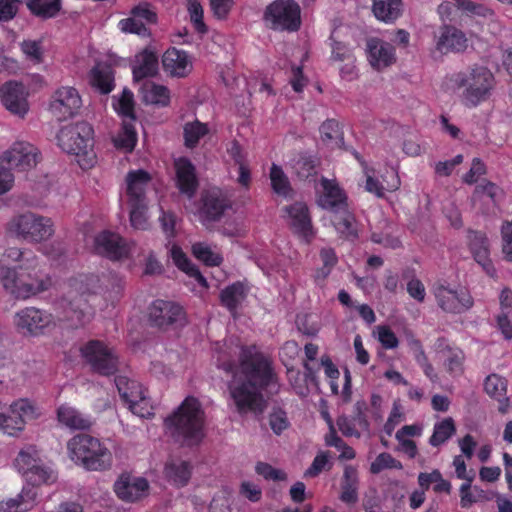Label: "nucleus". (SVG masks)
Wrapping results in <instances>:
<instances>
[{
    "mask_svg": "<svg viewBox=\"0 0 512 512\" xmlns=\"http://www.w3.org/2000/svg\"><path fill=\"white\" fill-rule=\"evenodd\" d=\"M215 365L232 378L227 383L229 406L241 417L261 420L268 408L266 394L279 391L278 375L272 361L255 345L241 346L238 360L226 351L220 352Z\"/></svg>",
    "mask_w": 512,
    "mask_h": 512,
    "instance_id": "f257e3e1",
    "label": "nucleus"
},
{
    "mask_svg": "<svg viewBox=\"0 0 512 512\" xmlns=\"http://www.w3.org/2000/svg\"><path fill=\"white\" fill-rule=\"evenodd\" d=\"M0 282L17 299H28L49 290L52 278L45 264L29 248L9 247L0 258Z\"/></svg>",
    "mask_w": 512,
    "mask_h": 512,
    "instance_id": "f03ea898",
    "label": "nucleus"
},
{
    "mask_svg": "<svg viewBox=\"0 0 512 512\" xmlns=\"http://www.w3.org/2000/svg\"><path fill=\"white\" fill-rule=\"evenodd\" d=\"M497 85L494 73L483 64H474L467 70L452 74L442 84L446 92L459 94L460 103L468 109H474L488 101Z\"/></svg>",
    "mask_w": 512,
    "mask_h": 512,
    "instance_id": "7ed1b4c3",
    "label": "nucleus"
},
{
    "mask_svg": "<svg viewBox=\"0 0 512 512\" xmlns=\"http://www.w3.org/2000/svg\"><path fill=\"white\" fill-rule=\"evenodd\" d=\"M168 435L182 447L199 446L205 437V413L199 401L187 397L174 413L164 420Z\"/></svg>",
    "mask_w": 512,
    "mask_h": 512,
    "instance_id": "20e7f679",
    "label": "nucleus"
},
{
    "mask_svg": "<svg viewBox=\"0 0 512 512\" xmlns=\"http://www.w3.org/2000/svg\"><path fill=\"white\" fill-rule=\"evenodd\" d=\"M317 203L333 212L332 224L338 233L346 238L356 236L353 215L347 210V196L335 179L322 177L317 188Z\"/></svg>",
    "mask_w": 512,
    "mask_h": 512,
    "instance_id": "39448f33",
    "label": "nucleus"
},
{
    "mask_svg": "<svg viewBox=\"0 0 512 512\" xmlns=\"http://www.w3.org/2000/svg\"><path fill=\"white\" fill-rule=\"evenodd\" d=\"M57 140L63 151L76 157L82 169L87 170L95 165L93 128L89 123L78 122L63 127L57 135Z\"/></svg>",
    "mask_w": 512,
    "mask_h": 512,
    "instance_id": "423d86ee",
    "label": "nucleus"
},
{
    "mask_svg": "<svg viewBox=\"0 0 512 512\" xmlns=\"http://www.w3.org/2000/svg\"><path fill=\"white\" fill-rule=\"evenodd\" d=\"M70 457L89 471H105L112 466V453L96 437L81 433L67 443Z\"/></svg>",
    "mask_w": 512,
    "mask_h": 512,
    "instance_id": "0eeeda50",
    "label": "nucleus"
},
{
    "mask_svg": "<svg viewBox=\"0 0 512 512\" xmlns=\"http://www.w3.org/2000/svg\"><path fill=\"white\" fill-rule=\"evenodd\" d=\"M79 352L83 364L93 374L110 377L119 371L120 361L116 350L101 340L87 341L80 347Z\"/></svg>",
    "mask_w": 512,
    "mask_h": 512,
    "instance_id": "6e6552de",
    "label": "nucleus"
},
{
    "mask_svg": "<svg viewBox=\"0 0 512 512\" xmlns=\"http://www.w3.org/2000/svg\"><path fill=\"white\" fill-rule=\"evenodd\" d=\"M7 229L15 236L33 243L46 241L55 232L51 218L33 212L15 215L9 221Z\"/></svg>",
    "mask_w": 512,
    "mask_h": 512,
    "instance_id": "1a4fd4ad",
    "label": "nucleus"
},
{
    "mask_svg": "<svg viewBox=\"0 0 512 512\" xmlns=\"http://www.w3.org/2000/svg\"><path fill=\"white\" fill-rule=\"evenodd\" d=\"M432 293L440 309L447 313L461 314L473 306V298L468 289L460 284L438 281Z\"/></svg>",
    "mask_w": 512,
    "mask_h": 512,
    "instance_id": "9d476101",
    "label": "nucleus"
},
{
    "mask_svg": "<svg viewBox=\"0 0 512 512\" xmlns=\"http://www.w3.org/2000/svg\"><path fill=\"white\" fill-rule=\"evenodd\" d=\"M15 466L33 486L51 484L56 481L54 471L43 463L34 446H28L19 452L15 459Z\"/></svg>",
    "mask_w": 512,
    "mask_h": 512,
    "instance_id": "9b49d317",
    "label": "nucleus"
},
{
    "mask_svg": "<svg viewBox=\"0 0 512 512\" xmlns=\"http://www.w3.org/2000/svg\"><path fill=\"white\" fill-rule=\"evenodd\" d=\"M264 20L274 30L294 32L301 25V10L293 0H275L267 6Z\"/></svg>",
    "mask_w": 512,
    "mask_h": 512,
    "instance_id": "f8f14e48",
    "label": "nucleus"
},
{
    "mask_svg": "<svg viewBox=\"0 0 512 512\" xmlns=\"http://www.w3.org/2000/svg\"><path fill=\"white\" fill-rule=\"evenodd\" d=\"M82 104V98L76 88L62 86L54 91L49 110L57 119L67 120L79 113Z\"/></svg>",
    "mask_w": 512,
    "mask_h": 512,
    "instance_id": "ddd939ff",
    "label": "nucleus"
},
{
    "mask_svg": "<svg viewBox=\"0 0 512 512\" xmlns=\"http://www.w3.org/2000/svg\"><path fill=\"white\" fill-rule=\"evenodd\" d=\"M40 159L39 150L30 142L15 141L2 153V162L19 171H29L36 167Z\"/></svg>",
    "mask_w": 512,
    "mask_h": 512,
    "instance_id": "4468645a",
    "label": "nucleus"
},
{
    "mask_svg": "<svg viewBox=\"0 0 512 512\" xmlns=\"http://www.w3.org/2000/svg\"><path fill=\"white\" fill-rule=\"evenodd\" d=\"M95 251L111 260H123L131 256L135 243L126 241L120 235L102 231L94 240Z\"/></svg>",
    "mask_w": 512,
    "mask_h": 512,
    "instance_id": "2eb2a0df",
    "label": "nucleus"
},
{
    "mask_svg": "<svg viewBox=\"0 0 512 512\" xmlns=\"http://www.w3.org/2000/svg\"><path fill=\"white\" fill-rule=\"evenodd\" d=\"M0 98L4 107L20 118H23L29 111L28 91L19 82L9 81L2 85Z\"/></svg>",
    "mask_w": 512,
    "mask_h": 512,
    "instance_id": "dca6fc26",
    "label": "nucleus"
},
{
    "mask_svg": "<svg viewBox=\"0 0 512 512\" xmlns=\"http://www.w3.org/2000/svg\"><path fill=\"white\" fill-rule=\"evenodd\" d=\"M284 211V218L291 229L306 242H310L315 236V232L312 227L311 217L306 204L296 202L285 207Z\"/></svg>",
    "mask_w": 512,
    "mask_h": 512,
    "instance_id": "f3484780",
    "label": "nucleus"
},
{
    "mask_svg": "<svg viewBox=\"0 0 512 512\" xmlns=\"http://www.w3.org/2000/svg\"><path fill=\"white\" fill-rule=\"evenodd\" d=\"M366 54L369 64L377 71L393 65L397 59L395 47L377 37L367 40Z\"/></svg>",
    "mask_w": 512,
    "mask_h": 512,
    "instance_id": "a211bd4d",
    "label": "nucleus"
},
{
    "mask_svg": "<svg viewBox=\"0 0 512 512\" xmlns=\"http://www.w3.org/2000/svg\"><path fill=\"white\" fill-rule=\"evenodd\" d=\"M363 172L366 176L365 189L369 193L382 198L386 192H394L399 189L401 181L398 175L396 167H389L387 169V179L385 183H381L379 180L378 172L376 169L368 167L362 164Z\"/></svg>",
    "mask_w": 512,
    "mask_h": 512,
    "instance_id": "6ab92c4d",
    "label": "nucleus"
},
{
    "mask_svg": "<svg viewBox=\"0 0 512 512\" xmlns=\"http://www.w3.org/2000/svg\"><path fill=\"white\" fill-rule=\"evenodd\" d=\"M151 175L143 170H131L125 177V197L128 205L146 201V192L151 184Z\"/></svg>",
    "mask_w": 512,
    "mask_h": 512,
    "instance_id": "aec40b11",
    "label": "nucleus"
},
{
    "mask_svg": "<svg viewBox=\"0 0 512 512\" xmlns=\"http://www.w3.org/2000/svg\"><path fill=\"white\" fill-rule=\"evenodd\" d=\"M148 481L143 477H132L129 474H121L114 483V492L122 501L135 502L142 498L148 491Z\"/></svg>",
    "mask_w": 512,
    "mask_h": 512,
    "instance_id": "412c9836",
    "label": "nucleus"
},
{
    "mask_svg": "<svg viewBox=\"0 0 512 512\" xmlns=\"http://www.w3.org/2000/svg\"><path fill=\"white\" fill-rule=\"evenodd\" d=\"M10 417L13 425H7L8 435L15 436L24 429L27 421L36 419L38 413L30 400L21 398L10 405Z\"/></svg>",
    "mask_w": 512,
    "mask_h": 512,
    "instance_id": "4be33fe9",
    "label": "nucleus"
},
{
    "mask_svg": "<svg viewBox=\"0 0 512 512\" xmlns=\"http://www.w3.org/2000/svg\"><path fill=\"white\" fill-rule=\"evenodd\" d=\"M164 71L177 78L186 77L192 71V59L183 50L177 48L168 49L162 57Z\"/></svg>",
    "mask_w": 512,
    "mask_h": 512,
    "instance_id": "5701e85b",
    "label": "nucleus"
},
{
    "mask_svg": "<svg viewBox=\"0 0 512 512\" xmlns=\"http://www.w3.org/2000/svg\"><path fill=\"white\" fill-rule=\"evenodd\" d=\"M468 46L465 33L456 27L445 25L440 28L436 40V49L441 53L461 52Z\"/></svg>",
    "mask_w": 512,
    "mask_h": 512,
    "instance_id": "b1692460",
    "label": "nucleus"
},
{
    "mask_svg": "<svg viewBox=\"0 0 512 512\" xmlns=\"http://www.w3.org/2000/svg\"><path fill=\"white\" fill-rule=\"evenodd\" d=\"M114 381L121 399L128 408L139 411L138 407L141 404H146L142 385L138 381L122 375L116 376Z\"/></svg>",
    "mask_w": 512,
    "mask_h": 512,
    "instance_id": "393cba45",
    "label": "nucleus"
},
{
    "mask_svg": "<svg viewBox=\"0 0 512 512\" xmlns=\"http://www.w3.org/2000/svg\"><path fill=\"white\" fill-rule=\"evenodd\" d=\"M139 93L142 101L147 105L164 108L170 105L171 91L170 89L152 80L142 82Z\"/></svg>",
    "mask_w": 512,
    "mask_h": 512,
    "instance_id": "a878e982",
    "label": "nucleus"
},
{
    "mask_svg": "<svg viewBox=\"0 0 512 512\" xmlns=\"http://www.w3.org/2000/svg\"><path fill=\"white\" fill-rule=\"evenodd\" d=\"M56 414L58 422L70 430H90L94 424L90 415L84 414L68 404L60 405Z\"/></svg>",
    "mask_w": 512,
    "mask_h": 512,
    "instance_id": "bb28decb",
    "label": "nucleus"
},
{
    "mask_svg": "<svg viewBox=\"0 0 512 512\" xmlns=\"http://www.w3.org/2000/svg\"><path fill=\"white\" fill-rule=\"evenodd\" d=\"M230 208V201L219 190H213L204 197L201 216L203 221H216Z\"/></svg>",
    "mask_w": 512,
    "mask_h": 512,
    "instance_id": "cd10ccee",
    "label": "nucleus"
},
{
    "mask_svg": "<svg viewBox=\"0 0 512 512\" xmlns=\"http://www.w3.org/2000/svg\"><path fill=\"white\" fill-rule=\"evenodd\" d=\"M174 166L179 190L188 197H192L197 187L194 166L187 158L176 159Z\"/></svg>",
    "mask_w": 512,
    "mask_h": 512,
    "instance_id": "c85d7f7f",
    "label": "nucleus"
},
{
    "mask_svg": "<svg viewBox=\"0 0 512 512\" xmlns=\"http://www.w3.org/2000/svg\"><path fill=\"white\" fill-rule=\"evenodd\" d=\"M470 249L474 259L479 263L487 274L493 276L495 268L489 258V244L487 237L480 232H471L469 234Z\"/></svg>",
    "mask_w": 512,
    "mask_h": 512,
    "instance_id": "c756f323",
    "label": "nucleus"
},
{
    "mask_svg": "<svg viewBox=\"0 0 512 512\" xmlns=\"http://www.w3.org/2000/svg\"><path fill=\"white\" fill-rule=\"evenodd\" d=\"M149 320H181L185 317L183 307L174 301L155 300L148 309Z\"/></svg>",
    "mask_w": 512,
    "mask_h": 512,
    "instance_id": "7c9ffc66",
    "label": "nucleus"
},
{
    "mask_svg": "<svg viewBox=\"0 0 512 512\" xmlns=\"http://www.w3.org/2000/svg\"><path fill=\"white\" fill-rule=\"evenodd\" d=\"M404 11L402 0H373L372 12L375 18L385 24H392Z\"/></svg>",
    "mask_w": 512,
    "mask_h": 512,
    "instance_id": "2f4dec72",
    "label": "nucleus"
},
{
    "mask_svg": "<svg viewBox=\"0 0 512 512\" xmlns=\"http://www.w3.org/2000/svg\"><path fill=\"white\" fill-rule=\"evenodd\" d=\"M158 58L150 50H144L135 56L132 66L133 79L136 82L151 77L157 73Z\"/></svg>",
    "mask_w": 512,
    "mask_h": 512,
    "instance_id": "473e14b6",
    "label": "nucleus"
},
{
    "mask_svg": "<svg viewBox=\"0 0 512 512\" xmlns=\"http://www.w3.org/2000/svg\"><path fill=\"white\" fill-rule=\"evenodd\" d=\"M169 254L173 263L188 276L194 278L199 285L207 288L208 284L205 277L200 273L199 269L189 260L183 250L176 244L169 242Z\"/></svg>",
    "mask_w": 512,
    "mask_h": 512,
    "instance_id": "72a5a7b5",
    "label": "nucleus"
},
{
    "mask_svg": "<svg viewBox=\"0 0 512 512\" xmlns=\"http://www.w3.org/2000/svg\"><path fill=\"white\" fill-rule=\"evenodd\" d=\"M484 389L490 397L499 402V412L506 413L509 406V399L506 397L507 380L496 374H491L484 382Z\"/></svg>",
    "mask_w": 512,
    "mask_h": 512,
    "instance_id": "f704fd0d",
    "label": "nucleus"
},
{
    "mask_svg": "<svg viewBox=\"0 0 512 512\" xmlns=\"http://www.w3.org/2000/svg\"><path fill=\"white\" fill-rule=\"evenodd\" d=\"M90 83L102 94L110 93L114 88V73L111 65L97 63L90 72Z\"/></svg>",
    "mask_w": 512,
    "mask_h": 512,
    "instance_id": "c9c22d12",
    "label": "nucleus"
},
{
    "mask_svg": "<svg viewBox=\"0 0 512 512\" xmlns=\"http://www.w3.org/2000/svg\"><path fill=\"white\" fill-rule=\"evenodd\" d=\"M164 470L168 481L178 488L186 486L192 475V466L188 461L173 460L166 463Z\"/></svg>",
    "mask_w": 512,
    "mask_h": 512,
    "instance_id": "e433bc0d",
    "label": "nucleus"
},
{
    "mask_svg": "<svg viewBox=\"0 0 512 512\" xmlns=\"http://www.w3.org/2000/svg\"><path fill=\"white\" fill-rule=\"evenodd\" d=\"M445 340L439 339L438 348L444 358V365L447 372L452 376H457L463 373V362L465 359L464 352L459 348H453L449 345H444Z\"/></svg>",
    "mask_w": 512,
    "mask_h": 512,
    "instance_id": "4c0bfd02",
    "label": "nucleus"
},
{
    "mask_svg": "<svg viewBox=\"0 0 512 512\" xmlns=\"http://www.w3.org/2000/svg\"><path fill=\"white\" fill-rule=\"evenodd\" d=\"M456 6L459 10L470 16H479L483 18H490L493 16L491 9L486 6L475 3L471 0H446L444 3L439 5L438 11L441 15L448 14V6Z\"/></svg>",
    "mask_w": 512,
    "mask_h": 512,
    "instance_id": "58836bf2",
    "label": "nucleus"
},
{
    "mask_svg": "<svg viewBox=\"0 0 512 512\" xmlns=\"http://www.w3.org/2000/svg\"><path fill=\"white\" fill-rule=\"evenodd\" d=\"M248 291L249 288L245 283L235 282L222 290L221 302L233 312L245 301Z\"/></svg>",
    "mask_w": 512,
    "mask_h": 512,
    "instance_id": "ea45409f",
    "label": "nucleus"
},
{
    "mask_svg": "<svg viewBox=\"0 0 512 512\" xmlns=\"http://www.w3.org/2000/svg\"><path fill=\"white\" fill-rule=\"evenodd\" d=\"M113 143L117 149L124 152H131L137 143V132L134 122L123 120L122 127L113 138Z\"/></svg>",
    "mask_w": 512,
    "mask_h": 512,
    "instance_id": "a19ab883",
    "label": "nucleus"
},
{
    "mask_svg": "<svg viewBox=\"0 0 512 512\" xmlns=\"http://www.w3.org/2000/svg\"><path fill=\"white\" fill-rule=\"evenodd\" d=\"M113 108L127 122H135L133 93L124 89L119 96H113Z\"/></svg>",
    "mask_w": 512,
    "mask_h": 512,
    "instance_id": "79ce46f5",
    "label": "nucleus"
},
{
    "mask_svg": "<svg viewBox=\"0 0 512 512\" xmlns=\"http://www.w3.org/2000/svg\"><path fill=\"white\" fill-rule=\"evenodd\" d=\"M27 7L37 17L48 19L55 17L61 10V0H28Z\"/></svg>",
    "mask_w": 512,
    "mask_h": 512,
    "instance_id": "37998d69",
    "label": "nucleus"
},
{
    "mask_svg": "<svg viewBox=\"0 0 512 512\" xmlns=\"http://www.w3.org/2000/svg\"><path fill=\"white\" fill-rule=\"evenodd\" d=\"M456 432L454 420L451 417L435 423L429 444L438 447L448 441Z\"/></svg>",
    "mask_w": 512,
    "mask_h": 512,
    "instance_id": "c03bdc74",
    "label": "nucleus"
},
{
    "mask_svg": "<svg viewBox=\"0 0 512 512\" xmlns=\"http://www.w3.org/2000/svg\"><path fill=\"white\" fill-rule=\"evenodd\" d=\"M192 253L195 258L207 266H219L223 261L220 252L205 242L193 244Z\"/></svg>",
    "mask_w": 512,
    "mask_h": 512,
    "instance_id": "a18cd8bd",
    "label": "nucleus"
},
{
    "mask_svg": "<svg viewBox=\"0 0 512 512\" xmlns=\"http://www.w3.org/2000/svg\"><path fill=\"white\" fill-rule=\"evenodd\" d=\"M209 133V129L205 123L199 120L188 122L183 127L185 146L189 148L195 147L200 139Z\"/></svg>",
    "mask_w": 512,
    "mask_h": 512,
    "instance_id": "49530a36",
    "label": "nucleus"
},
{
    "mask_svg": "<svg viewBox=\"0 0 512 512\" xmlns=\"http://www.w3.org/2000/svg\"><path fill=\"white\" fill-rule=\"evenodd\" d=\"M270 181L275 193L287 196L290 191V183L282 168L273 164L270 169Z\"/></svg>",
    "mask_w": 512,
    "mask_h": 512,
    "instance_id": "de8ad7c7",
    "label": "nucleus"
},
{
    "mask_svg": "<svg viewBox=\"0 0 512 512\" xmlns=\"http://www.w3.org/2000/svg\"><path fill=\"white\" fill-rule=\"evenodd\" d=\"M130 208V223L133 228L138 230H146L149 227L147 216V201L129 205Z\"/></svg>",
    "mask_w": 512,
    "mask_h": 512,
    "instance_id": "09e8293b",
    "label": "nucleus"
},
{
    "mask_svg": "<svg viewBox=\"0 0 512 512\" xmlns=\"http://www.w3.org/2000/svg\"><path fill=\"white\" fill-rule=\"evenodd\" d=\"M502 195V190L493 183L477 186L474 193V201H487L496 204Z\"/></svg>",
    "mask_w": 512,
    "mask_h": 512,
    "instance_id": "8fccbe9b",
    "label": "nucleus"
},
{
    "mask_svg": "<svg viewBox=\"0 0 512 512\" xmlns=\"http://www.w3.org/2000/svg\"><path fill=\"white\" fill-rule=\"evenodd\" d=\"M187 10L190 21L195 30L201 34L207 31V27L203 21V7L198 0H187Z\"/></svg>",
    "mask_w": 512,
    "mask_h": 512,
    "instance_id": "3c124183",
    "label": "nucleus"
},
{
    "mask_svg": "<svg viewBox=\"0 0 512 512\" xmlns=\"http://www.w3.org/2000/svg\"><path fill=\"white\" fill-rule=\"evenodd\" d=\"M221 232L228 237H241L246 233V226L241 216L235 215L226 219L221 227Z\"/></svg>",
    "mask_w": 512,
    "mask_h": 512,
    "instance_id": "603ef678",
    "label": "nucleus"
},
{
    "mask_svg": "<svg viewBox=\"0 0 512 512\" xmlns=\"http://www.w3.org/2000/svg\"><path fill=\"white\" fill-rule=\"evenodd\" d=\"M392 468L401 469L402 468L401 462L398 461L397 459H395L391 454L383 452V453H380L376 457L374 462H372V464L370 466V471L373 474H378L381 471H383L384 469H392Z\"/></svg>",
    "mask_w": 512,
    "mask_h": 512,
    "instance_id": "864d4df0",
    "label": "nucleus"
},
{
    "mask_svg": "<svg viewBox=\"0 0 512 512\" xmlns=\"http://www.w3.org/2000/svg\"><path fill=\"white\" fill-rule=\"evenodd\" d=\"M269 425L276 435H280L290 425L286 411L280 407H274L269 414Z\"/></svg>",
    "mask_w": 512,
    "mask_h": 512,
    "instance_id": "5fc2aeb1",
    "label": "nucleus"
},
{
    "mask_svg": "<svg viewBox=\"0 0 512 512\" xmlns=\"http://www.w3.org/2000/svg\"><path fill=\"white\" fill-rule=\"evenodd\" d=\"M21 50L26 58L34 63H40L43 58V47L40 40H25L21 43Z\"/></svg>",
    "mask_w": 512,
    "mask_h": 512,
    "instance_id": "6e6d98bb",
    "label": "nucleus"
},
{
    "mask_svg": "<svg viewBox=\"0 0 512 512\" xmlns=\"http://www.w3.org/2000/svg\"><path fill=\"white\" fill-rule=\"evenodd\" d=\"M118 27L124 33H134L140 36H145L148 34L145 23L133 15L132 17L120 20Z\"/></svg>",
    "mask_w": 512,
    "mask_h": 512,
    "instance_id": "4d7b16f0",
    "label": "nucleus"
},
{
    "mask_svg": "<svg viewBox=\"0 0 512 512\" xmlns=\"http://www.w3.org/2000/svg\"><path fill=\"white\" fill-rule=\"evenodd\" d=\"M255 471L266 480L285 481L287 479V475L283 470L276 469L265 462H258L255 466Z\"/></svg>",
    "mask_w": 512,
    "mask_h": 512,
    "instance_id": "13d9d810",
    "label": "nucleus"
},
{
    "mask_svg": "<svg viewBox=\"0 0 512 512\" xmlns=\"http://www.w3.org/2000/svg\"><path fill=\"white\" fill-rule=\"evenodd\" d=\"M293 167L300 178L306 179L314 174L316 164L312 157L302 156L295 162Z\"/></svg>",
    "mask_w": 512,
    "mask_h": 512,
    "instance_id": "bf43d9fd",
    "label": "nucleus"
},
{
    "mask_svg": "<svg viewBox=\"0 0 512 512\" xmlns=\"http://www.w3.org/2000/svg\"><path fill=\"white\" fill-rule=\"evenodd\" d=\"M329 464V455L327 452L318 453L310 467L305 471L304 476L313 478L318 476Z\"/></svg>",
    "mask_w": 512,
    "mask_h": 512,
    "instance_id": "052dcab7",
    "label": "nucleus"
},
{
    "mask_svg": "<svg viewBox=\"0 0 512 512\" xmlns=\"http://www.w3.org/2000/svg\"><path fill=\"white\" fill-rule=\"evenodd\" d=\"M472 481L473 478H468L467 481H465L459 489L460 493V505L462 508L468 509L470 508L474 503L477 502V497L473 493L472 489Z\"/></svg>",
    "mask_w": 512,
    "mask_h": 512,
    "instance_id": "680f3d73",
    "label": "nucleus"
},
{
    "mask_svg": "<svg viewBox=\"0 0 512 512\" xmlns=\"http://www.w3.org/2000/svg\"><path fill=\"white\" fill-rule=\"evenodd\" d=\"M501 236L503 253L509 261H512V221L503 222Z\"/></svg>",
    "mask_w": 512,
    "mask_h": 512,
    "instance_id": "e2e57ef3",
    "label": "nucleus"
},
{
    "mask_svg": "<svg viewBox=\"0 0 512 512\" xmlns=\"http://www.w3.org/2000/svg\"><path fill=\"white\" fill-rule=\"evenodd\" d=\"M20 2L13 0H0V22L13 19L18 11Z\"/></svg>",
    "mask_w": 512,
    "mask_h": 512,
    "instance_id": "0e129e2a",
    "label": "nucleus"
},
{
    "mask_svg": "<svg viewBox=\"0 0 512 512\" xmlns=\"http://www.w3.org/2000/svg\"><path fill=\"white\" fill-rule=\"evenodd\" d=\"M463 162L462 155H456L452 160L437 162L434 166L435 173L439 176H449L455 166Z\"/></svg>",
    "mask_w": 512,
    "mask_h": 512,
    "instance_id": "69168bd1",
    "label": "nucleus"
},
{
    "mask_svg": "<svg viewBox=\"0 0 512 512\" xmlns=\"http://www.w3.org/2000/svg\"><path fill=\"white\" fill-rule=\"evenodd\" d=\"M356 422L353 419H349L347 416H339L337 418V426L341 433L346 437L355 436L359 438L361 436L360 432L355 428Z\"/></svg>",
    "mask_w": 512,
    "mask_h": 512,
    "instance_id": "338daca9",
    "label": "nucleus"
},
{
    "mask_svg": "<svg viewBox=\"0 0 512 512\" xmlns=\"http://www.w3.org/2000/svg\"><path fill=\"white\" fill-rule=\"evenodd\" d=\"M500 305L503 311V317H499L497 320H507L512 317V291L509 289H503L500 294Z\"/></svg>",
    "mask_w": 512,
    "mask_h": 512,
    "instance_id": "774afa93",
    "label": "nucleus"
}]
</instances>
